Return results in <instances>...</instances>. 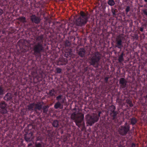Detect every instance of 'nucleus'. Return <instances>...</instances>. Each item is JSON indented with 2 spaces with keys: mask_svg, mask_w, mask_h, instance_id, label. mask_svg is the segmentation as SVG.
<instances>
[{
  "mask_svg": "<svg viewBox=\"0 0 147 147\" xmlns=\"http://www.w3.org/2000/svg\"><path fill=\"white\" fill-rule=\"evenodd\" d=\"M84 117V115L80 112L78 109H77L71 115V119L74 120L76 125L79 127L80 125V123L83 121Z\"/></svg>",
  "mask_w": 147,
  "mask_h": 147,
  "instance_id": "f257e3e1",
  "label": "nucleus"
},
{
  "mask_svg": "<svg viewBox=\"0 0 147 147\" xmlns=\"http://www.w3.org/2000/svg\"><path fill=\"white\" fill-rule=\"evenodd\" d=\"M89 16L83 12L81 13V16L76 20V24L79 26H82L85 24L88 21Z\"/></svg>",
  "mask_w": 147,
  "mask_h": 147,
  "instance_id": "f03ea898",
  "label": "nucleus"
},
{
  "mask_svg": "<svg viewBox=\"0 0 147 147\" xmlns=\"http://www.w3.org/2000/svg\"><path fill=\"white\" fill-rule=\"evenodd\" d=\"M86 123L88 125L92 126L94 123L97 122L98 120V117L97 115L93 114L92 115L88 114L86 116Z\"/></svg>",
  "mask_w": 147,
  "mask_h": 147,
  "instance_id": "7ed1b4c3",
  "label": "nucleus"
},
{
  "mask_svg": "<svg viewBox=\"0 0 147 147\" xmlns=\"http://www.w3.org/2000/svg\"><path fill=\"white\" fill-rule=\"evenodd\" d=\"M100 58V55L98 52H96L89 58L91 65L94 66L96 63H97Z\"/></svg>",
  "mask_w": 147,
  "mask_h": 147,
  "instance_id": "20e7f679",
  "label": "nucleus"
},
{
  "mask_svg": "<svg viewBox=\"0 0 147 147\" xmlns=\"http://www.w3.org/2000/svg\"><path fill=\"white\" fill-rule=\"evenodd\" d=\"M44 48L42 43H37V44L35 45L34 47V51L35 53H40L41 51H43Z\"/></svg>",
  "mask_w": 147,
  "mask_h": 147,
  "instance_id": "39448f33",
  "label": "nucleus"
},
{
  "mask_svg": "<svg viewBox=\"0 0 147 147\" xmlns=\"http://www.w3.org/2000/svg\"><path fill=\"white\" fill-rule=\"evenodd\" d=\"M123 37L120 35L118 36L116 38V47L119 49H121L123 47Z\"/></svg>",
  "mask_w": 147,
  "mask_h": 147,
  "instance_id": "423d86ee",
  "label": "nucleus"
},
{
  "mask_svg": "<svg viewBox=\"0 0 147 147\" xmlns=\"http://www.w3.org/2000/svg\"><path fill=\"white\" fill-rule=\"evenodd\" d=\"M129 126H121L119 130L120 134L122 135L126 134L129 130Z\"/></svg>",
  "mask_w": 147,
  "mask_h": 147,
  "instance_id": "0eeeda50",
  "label": "nucleus"
},
{
  "mask_svg": "<svg viewBox=\"0 0 147 147\" xmlns=\"http://www.w3.org/2000/svg\"><path fill=\"white\" fill-rule=\"evenodd\" d=\"M119 83L122 88H124L126 87L127 82L124 78H121L119 80Z\"/></svg>",
  "mask_w": 147,
  "mask_h": 147,
  "instance_id": "6e6552de",
  "label": "nucleus"
},
{
  "mask_svg": "<svg viewBox=\"0 0 147 147\" xmlns=\"http://www.w3.org/2000/svg\"><path fill=\"white\" fill-rule=\"evenodd\" d=\"M31 20L32 22L36 24H38L40 21V18L37 17H36L35 15H32L31 17Z\"/></svg>",
  "mask_w": 147,
  "mask_h": 147,
  "instance_id": "1a4fd4ad",
  "label": "nucleus"
},
{
  "mask_svg": "<svg viewBox=\"0 0 147 147\" xmlns=\"http://www.w3.org/2000/svg\"><path fill=\"white\" fill-rule=\"evenodd\" d=\"M6 107V105L5 103L3 102L0 103V107L3 109L2 112L3 113H5L7 112V110L5 109Z\"/></svg>",
  "mask_w": 147,
  "mask_h": 147,
  "instance_id": "9d476101",
  "label": "nucleus"
},
{
  "mask_svg": "<svg viewBox=\"0 0 147 147\" xmlns=\"http://www.w3.org/2000/svg\"><path fill=\"white\" fill-rule=\"evenodd\" d=\"M35 108L34 110L35 111H36L37 109L39 110H40L42 108V105L41 104L40 102H37L36 104L35 103Z\"/></svg>",
  "mask_w": 147,
  "mask_h": 147,
  "instance_id": "9b49d317",
  "label": "nucleus"
},
{
  "mask_svg": "<svg viewBox=\"0 0 147 147\" xmlns=\"http://www.w3.org/2000/svg\"><path fill=\"white\" fill-rule=\"evenodd\" d=\"M85 51L84 49H80L79 52V55L81 57H84L85 55Z\"/></svg>",
  "mask_w": 147,
  "mask_h": 147,
  "instance_id": "f8f14e48",
  "label": "nucleus"
},
{
  "mask_svg": "<svg viewBox=\"0 0 147 147\" xmlns=\"http://www.w3.org/2000/svg\"><path fill=\"white\" fill-rule=\"evenodd\" d=\"M12 98V96L11 94L10 93H7L5 95L4 97V98L5 100H8Z\"/></svg>",
  "mask_w": 147,
  "mask_h": 147,
  "instance_id": "ddd939ff",
  "label": "nucleus"
},
{
  "mask_svg": "<svg viewBox=\"0 0 147 147\" xmlns=\"http://www.w3.org/2000/svg\"><path fill=\"white\" fill-rule=\"evenodd\" d=\"M43 36H41L37 37L36 38V41L37 43H42L43 42Z\"/></svg>",
  "mask_w": 147,
  "mask_h": 147,
  "instance_id": "4468645a",
  "label": "nucleus"
},
{
  "mask_svg": "<svg viewBox=\"0 0 147 147\" xmlns=\"http://www.w3.org/2000/svg\"><path fill=\"white\" fill-rule=\"evenodd\" d=\"M54 107L56 109H57L58 108L61 109L62 108L63 106L59 102H58L55 104Z\"/></svg>",
  "mask_w": 147,
  "mask_h": 147,
  "instance_id": "2eb2a0df",
  "label": "nucleus"
},
{
  "mask_svg": "<svg viewBox=\"0 0 147 147\" xmlns=\"http://www.w3.org/2000/svg\"><path fill=\"white\" fill-rule=\"evenodd\" d=\"M35 106V103H33L30 104L27 106L28 108V110H31L32 112L33 110V108Z\"/></svg>",
  "mask_w": 147,
  "mask_h": 147,
  "instance_id": "dca6fc26",
  "label": "nucleus"
},
{
  "mask_svg": "<svg viewBox=\"0 0 147 147\" xmlns=\"http://www.w3.org/2000/svg\"><path fill=\"white\" fill-rule=\"evenodd\" d=\"M32 135H33V134L32 133H29V135H30L31 137H30V138L27 137V136L26 137H25V139L26 140L27 142L30 141L32 140V138H33L32 137Z\"/></svg>",
  "mask_w": 147,
  "mask_h": 147,
  "instance_id": "f3484780",
  "label": "nucleus"
},
{
  "mask_svg": "<svg viewBox=\"0 0 147 147\" xmlns=\"http://www.w3.org/2000/svg\"><path fill=\"white\" fill-rule=\"evenodd\" d=\"M56 93L55 90L53 89L50 90L49 92V95L51 96H55Z\"/></svg>",
  "mask_w": 147,
  "mask_h": 147,
  "instance_id": "a211bd4d",
  "label": "nucleus"
},
{
  "mask_svg": "<svg viewBox=\"0 0 147 147\" xmlns=\"http://www.w3.org/2000/svg\"><path fill=\"white\" fill-rule=\"evenodd\" d=\"M118 60L119 62H121L123 61V53H122L119 56L118 59Z\"/></svg>",
  "mask_w": 147,
  "mask_h": 147,
  "instance_id": "6ab92c4d",
  "label": "nucleus"
},
{
  "mask_svg": "<svg viewBox=\"0 0 147 147\" xmlns=\"http://www.w3.org/2000/svg\"><path fill=\"white\" fill-rule=\"evenodd\" d=\"M52 124L54 127H57L59 125L58 122L57 120H55L53 121Z\"/></svg>",
  "mask_w": 147,
  "mask_h": 147,
  "instance_id": "aec40b11",
  "label": "nucleus"
},
{
  "mask_svg": "<svg viewBox=\"0 0 147 147\" xmlns=\"http://www.w3.org/2000/svg\"><path fill=\"white\" fill-rule=\"evenodd\" d=\"M108 3V4L111 6L115 4V2L113 0H109Z\"/></svg>",
  "mask_w": 147,
  "mask_h": 147,
  "instance_id": "412c9836",
  "label": "nucleus"
},
{
  "mask_svg": "<svg viewBox=\"0 0 147 147\" xmlns=\"http://www.w3.org/2000/svg\"><path fill=\"white\" fill-rule=\"evenodd\" d=\"M49 107L48 106H45V107H43V113H47L48 111V109L49 108Z\"/></svg>",
  "mask_w": 147,
  "mask_h": 147,
  "instance_id": "4be33fe9",
  "label": "nucleus"
},
{
  "mask_svg": "<svg viewBox=\"0 0 147 147\" xmlns=\"http://www.w3.org/2000/svg\"><path fill=\"white\" fill-rule=\"evenodd\" d=\"M19 20L20 21L24 23L26 22V18L24 17H21L18 18Z\"/></svg>",
  "mask_w": 147,
  "mask_h": 147,
  "instance_id": "5701e85b",
  "label": "nucleus"
},
{
  "mask_svg": "<svg viewBox=\"0 0 147 147\" xmlns=\"http://www.w3.org/2000/svg\"><path fill=\"white\" fill-rule=\"evenodd\" d=\"M111 107L112 108L113 110H112V112L114 113L113 118H115V116L116 115V113H115L114 112V111L115 109V107L113 105H112Z\"/></svg>",
  "mask_w": 147,
  "mask_h": 147,
  "instance_id": "b1692460",
  "label": "nucleus"
},
{
  "mask_svg": "<svg viewBox=\"0 0 147 147\" xmlns=\"http://www.w3.org/2000/svg\"><path fill=\"white\" fill-rule=\"evenodd\" d=\"M136 119L134 118H132L131 120V123L132 125L135 124L136 122Z\"/></svg>",
  "mask_w": 147,
  "mask_h": 147,
  "instance_id": "393cba45",
  "label": "nucleus"
},
{
  "mask_svg": "<svg viewBox=\"0 0 147 147\" xmlns=\"http://www.w3.org/2000/svg\"><path fill=\"white\" fill-rule=\"evenodd\" d=\"M4 93V90L0 86V95H3Z\"/></svg>",
  "mask_w": 147,
  "mask_h": 147,
  "instance_id": "a878e982",
  "label": "nucleus"
},
{
  "mask_svg": "<svg viewBox=\"0 0 147 147\" xmlns=\"http://www.w3.org/2000/svg\"><path fill=\"white\" fill-rule=\"evenodd\" d=\"M56 70L57 73H60L61 71V69L60 68L57 67L56 69Z\"/></svg>",
  "mask_w": 147,
  "mask_h": 147,
  "instance_id": "bb28decb",
  "label": "nucleus"
},
{
  "mask_svg": "<svg viewBox=\"0 0 147 147\" xmlns=\"http://www.w3.org/2000/svg\"><path fill=\"white\" fill-rule=\"evenodd\" d=\"M130 9V7L129 6H127V7L125 11L126 13H127L129 11Z\"/></svg>",
  "mask_w": 147,
  "mask_h": 147,
  "instance_id": "cd10ccee",
  "label": "nucleus"
},
{
  "mask_svg": "<svg viewBox=\"0 0 147 147\" xmlns=\"http://www.w3.org/2000/svg\"><path fill=\"white\" fill-rule=\"evenodd\" d=\"M62 96L61 95H59V96H57L56 97L57 100H59L60 99H62V98H61Z\"/></svg>",
  "mask_w": 147,
  "mask_h": 147,
  "instance_id": "c85d7f7f",
  "label": "nucleus"
},
{
  "mask_svg": "<svg viewBox=\"0 0 147 147\" xmlns=\"http://www.w3.org/2000/svg\"><path fill=\"white\" fill-rule=\"evenodd\" d=\"M36 147H42V144L39 143L36 144Z\"/></svg>",
  "mask_w": 147,
  "mask_h": 147,
  "instance_id": "c756f323",
  "label": "nucleus"
},
{
  "mask_svg": "<svg viewBox=\"0 0 147 147\" xmlns=\"http://www.w3.org/2000/svg\"><path fill=\"white\" fill-rule=\"evenodd\" d=\"M131 147H138V146L137 145L133 143L132 144Z\"/></svg>",
  "mask_w": 147,
  "mask_h": 147,
  "instance_id": "7c9ffc66",
  "label": "nucleus"
},
{
  "mask_svg": "<svg viewBox=\"0 0 147 147\" xmlns=\"http://www.w3.org/2000/svg\"><path fill=\"white\" fill-rule=\"evenodd\" d=\"M101 113V112L99 111L98 113V116L97 115L98 117V119H99V117L100 116V114Z\"/></svg>",
  "mask_w": 147,
  "mask_h": 147,
  "instance_id": "2f4dec72",
  "label": "nucleus"
},
{
  "mask_svg": "<svg viewBox=\"0 0 147 147\" xmlns=\"http://www.w3.org/2000/svg\"><path fill=\"white\" fill-rule=\"evenodd\" d=\"M131 102L130 100H127V102L128 104H129L130 103H131Z\"/></svg>",
  "mask_w": 147,
  "mask_h": 147,
  "instance_id": "473e14b6",
  "label": "nucleus"
},
{
  "mask_svg": "<svg viewBox=\"0 0 147 147\" xmlns=\"http://www.w3.org/2000/svg\"><path fill=\"white\" fill-rule=\"evenodd\" d=\"M3 13V10L2 9H0V15H2Z\"/></svg>",
  "mask_w": 147,
  "mask_h": 147,
  "instance_id": "72a5a7b5",
  "label": "nucleus"
},
{
  "mask_svg": "<svg viewBox=\"0 0 147 147\" xmlns=\"http://www.w3.org/2000/svg\"><path fill=\"white\" fill-rule=\"evenodd\" d=\"M140 30L141 32H143V28L141 27L140 28Z\"/></svg>",
  "mask_w": 147,
  "mask_h": 147,
  "instance_id": "f704fd0d",
  "label": "nucleus"
},
{
  "mask_svg": "<svg viewBox=\"0 0 147 147\" xmlns=\"http://www.w3.org/2000/svg\"><path fill=\"white\" fill-rule=\"evenodd\" d=\"M105 80L106 82H107L108 80V78L107 77L105 78Z\"/></svg>",
  "mask_w": 147,
  "mask_h": 147,
  "instance_id": "c9c22d12",
  "label": "nucleus"
},
{
  "mask_svg": "<svg viewBox=\"0 0 147 147\" xmlns=\"http://www.w3.org/2000/svg\"><path fill=\"white\" fill-rule=\"evenodd\" d=\"M129 104L130 106L131 107H132L133 106V105L132 104V103L131 102V103H130Z\"/></svg>",
  "mask_w": 147,
  "mask_h": 147,
  "instance_id": "e433bc0d",
  "label": "nucleus"
},
{
  "mask_svg": "<svg viewBox=\"0 0 147 147\" xmlns=\"http://www.w3.org/2000/svg\"><path fill=\"white\" fill-rule=\"evenodd\" d=\"M65 100V98H63V99L62 100V102H61L62 103H64V102Z\"/></svg>",
  "mask_w": 147,
  "mask_h": 147,
  "instance_id": "4c0bfd02",
  "label": "nucleus"
},
{
  "mask_svg": "<svg viewBox=\"0 0 147 147\" xmlns=\"http://www.w3.org/2000/svg\"><path fill=\"white\" fill-rule=\"evenodd\" d=\"M69 55H70L71 54V52H70L69 53Z\"/></svg>",
  "mask_w": 147,
  "mask_h": 147,
  "instance_id": "58836bf2",
  "label": "nucleus"
},
{
  "mask_svg": "<svg viewBox=\"0 0 147 147\" xmlns=\"http://www.w3.org/2000/svg\"><path fill=\"white\" fill-rule=\"evenodd\" d=\"M146 2H147V0H144Z\"/></svg>",
  "mask_w": 147,
  "mask_h": 147,
  "instance_id": "ea45409f",
  "label": "nucleus"
},
{
  "mask_svg": "<svg viewBox=\"0 0 147 147\" xmlns=\"http://www.w3.org/2000/svg\"><path fill=\"white\" fill-rule=\"evenodd\" d=\"M29 146H30V145H32V144H29Z\"/></svg>",
  "mask_w": 147,
  "mask_h": 147,
  "instance_id": "a19ab883",
  "label": "nucleus"
},
{
  "mask_svg": "<svg viewBox=\"0 0 147 147\" xmlns=\"http://www.w3.org/2000/svg\"><path fill=\"white\" fill-rule=\"evenodd\" d=\"M146 98H147V95H146Z\"/></svg>",
  "mask_w": 147,
  "mask_h": 147,
  "instance_id": "79ce46f5",
  "label": "nucleus"
},
{
  "mask_svg": "<svg viewBox=\"0 0 147 147\" xmlns=\"http://www.w3.org/2000/svg\"><path fill=\"white\" fill-rule=\"evenodd\" d=\"M32 76H33V73H32Z\"/></svg>",
  "mask_w": 147,
  "mask_h": 147,
  "instance_id": "37998d69",
  "label": "nucleus"
},
{
  "mask_svg": "<svg viewBox=\"0 0 147 147\" xmlns=\"http://www.w3.org/2000/svg\"><path fill=\"white\" fill-rule=\"evenodd\" d=\"M98 67V65H97V67Z\"/></svg>",
  "mask_w": 147,
  "mask_h": 147,
  "instance_id": "c03bdc74",
  "label": "nucleus"
},
{
  "mask_svg": "<svg viewBox=\"0 0 147 147\" xmlns=\"http://www.w3.org/2000/svg\"><path fill=\"white\" fill-rule=\"evenodd\" d=\"M119 147H121L120 146H119Z\"/></svg>",
  "mask_w": 147,
  "mask_h": 147,
  "instance_id": "a18cd8bd",
  "label": "nucleus"
}]
</instances>
